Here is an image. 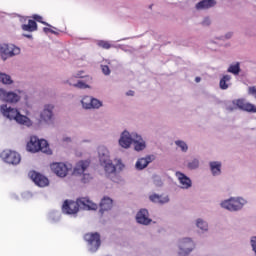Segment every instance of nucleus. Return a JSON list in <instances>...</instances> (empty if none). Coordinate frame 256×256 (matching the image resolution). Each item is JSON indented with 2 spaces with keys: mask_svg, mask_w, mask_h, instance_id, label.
Returning <instances> with one entry per match:
<instances>
[{
  "mask_svg": "<svg viewBox=\"0 0 256 256\" xmlns=\"http://www.w3.org/2000/svg\"><path fill=\"white\" fill-rule=\"evenodd\" d=\"M80 209H85L87 211H97V204L91 201L89 197H80L75 201L65 200L62 205V212L66 215H75Z\"/></svg>",
  "mask_w": 256,
  "mask_h": 256,
  "instance_id": "1",
  "label": "nucleus"
},
{
  "mask_svg": "<svg viewBox=\"0 0 256 256\" xmlns=\"http://www.w3.org/2000/svg\"><path fill=\"white\" fill-rule=\"evenodd\" d=\"M0 111L4 117L10 121H16L20 125H29V118L25 115H22L17 108H12L7 104H3L0 107Z\"/></svg>",
  "mask_w": 256,
  "mask_h": 256,
  "instance_id": "2",
  "label": "nucleus"
},
{
  "mask_svg": "<svg viewBox=\"0 0 256 256\" xmlns=\"http://www.w3.org/2000/svg\"><path fill=\"white\" fill-rule=\"evenodd\" d=\"M28 151L31 153H37L38 151H42V153H51L49 150V143L47 140H40L37 136H32L30 141L27 144Z\"/></svg>",
  "mask_w": 256,
  "mask_h": 256,
  "instance_id": "3",
  "label": "nucleus"
},
{
  "mask_svg": "<svg viewBox=\"0 0 256 256\" xmlns=\"http://www.w3.org/2000/svg\"><path fill=\"white\" fill-rule=\"evenodd\" d=\"M89 165H91V161L89 160H82L77 162L73 173L75 175H82L81 181L82 183H91L93 177L89 173H85L87 169H89Z\"/></svg>",
  "mask_w": 256,
  "mask_h": 256,
  "instance_id": "4",
  "label": "nucleus"
},
{
  "mask_svg": "<svg viewBox=\"0 0 256 256\" xmlns=\"http://www.w3.org/2000/svg\"><path fill=\"white\" fill-rule=\"evenodd\" d=\"M84 241H86L91 253H97L99 247H101V234L98 232L86 233L84 235Z\"/></svg>",
  "mask_w": 256,
  "mask_h": 256,
  "instance_id": "5",
  "label": "nucleus"
},
{
  "mask_svg": "<svg viewBox=\"0 0 256 256\" xmlns=\"http://www.w3.org/2000/svg\"><path fill=\"white\" fill-rule=\"evenodd\" d=\"M19 53H21V50L15 45L3 44L0 46V55L3 61L9 59V57H15Z\"/></svg>",
  "mask_w": 256,
  "mask_h": 256,
  "instance_id": "6",
  "label": "nucleus"
},
{
  "mask_svg": "<svg viewBox=\"0 0 256 256\" xmlns=\"http://www.w3.org/2000/svg\"><path fill=\"white\" fill-rule=\"evenodd\" d=\"M1 157L9 165H19L21 163V155L13 150H4Z\"/></svg>",
  "mask_w": 256,
  "mask_h": 256,
  "instance_id": "7",
  "label": "nucleus"
},
{
  "mask_svg": "<svg viewBox=\"0 0 256 256\" xmlns=\"http://www.w3.org/2000/svg\"><path fill=\"white\" fill-rule=\"evenodd\" d=\"M179 247H180V249H179L178 254L180 256H187L195 248V243H193V240H191L190 238H184L180 242Z\"/></svg>",
  "mask_w": 256,
  "mask_h": 256,
  "instance_id": "8",
  "label": "nucleus"
},
{
  "mask_svg": "<svg viewBox=\"0 0 256 256\" xmlns=\"http://www.w3.org/2000/svg\"><path fill=\"white\" fill-rule=\"evenodd\" d=\"M221 207H223V209H227L228 211H239V209H243V202H241L239 199L231 198L222 202Z\"/></svg>",
  "mask_w": 256,
  "mask_h": 256,
  "instance_id": "9",
  "label": "nucleus"
},
{
  "mask_svg": "<svg viewBox=\"0 0 256 256\" xmlns=\"http://www.w3.org/2000/svg\"><path fill=\"white\" fill-rule=\"evenodd\" d=\"M50 169L58 177H67V173H69V168H67V165L63 162L52 163Z\"/></svg>",
  "mask_w": 256,
  "mask_h": 256,
  "instance_id": "10",
  "label": "nucleus"
},
{
  "mask_svg": "<svg viewBox=\"0 0 256 256\" xmlns=\"http://www.w3.org/2000/svg\"><path fill=\"white\" fill-rule=\"evenodd\" d=\"M29 177L38 187H47L49 185V179L41 173L30 171Z\"/></svg>",
  "mask_w": 256,
  "mask_h": 256,
  "instance_id": "11",
  "label": "nucleus"
},
{
  "mask_svg": "<svg viewBox=\"0 0 256 256\" xmlns=\"http://www.w3.org/2000/svg\"><path fill=\"white\" fill-rule=\"evenodd\" d=\"M135 135L136 134H130L129 132L124 131L119 139L120 147H123L124 149H129L133 144V141L135 140Z\"/></svg>",
  "mask_w": 256,
  "mask_h": 256,
  "instance_id": "12",
  "label": "nucleus"
},
{
  "mask_svg": "<svg viewBox=\"0 0 256 256\" xmlns=\"http://www.w3.org/2000/svg\"><path fill=\"white\" fill-rule=\"evenodd\" d=\"M233 103L237 106L238 109H241L242 111H247L248 113H256L255 105L246 102L245 99H238Z\"/></svg>",
  "mask_w": 256,
  "mask_h": 256,
  "instance_id": "13",
  "label": "nucleus"
},
{
  "mask_svg": "<svg viewBox=\"0 0 256 256\" xmlns=\"http://www.w3.org/2000/svg\"><path fill=\"white\" fill-rule=\"evenodd\" d=\"M0 97L6 103H18V101L21 99V97L15 92H7L3 89H0Z\"/></svg>",
  "mask_w": 256,
  "mask_h": 256,
  "instance_id": "14",
  "label": "nucleus"
},
{
  "mask_svg": "<svg viewBox=\"0 0 256 256\" xmlns=\"http://www.w3.org/2000/svg\"><path fill=\"white\" fill-rule=\"evenodd\" d=\"M136 221L140 223V225H149V223H151L149 211L147 209H141L136 215Z\"/></svg>",
  "mask_w": 256,
  "mask_h": 256,
  "instance_id": "15",
  "label": "nucleus"
},
{
  "mask_svg": "<svg viewBox=\"0 0 256 256\" xmlns=\"http://www.w3.org/2000/svg\"><path fill=\"white\" fill-rule=\"evenodd\" d=\"M215 5H217V1L215 0H202L196 4V9H198V11L211 9V7H215Z\"/></svg>",
  "mask_w": 256,
  "mask_h": 256,
  "instance_id": "16",
  "label": "nucleus"
},
{
  "mask_svg": "<svg viewBox=\"0 0 256 256\" xmlns=\"http://www.w3.org/2000/svg\"><path fill=\"white\" fill-rule=\"evenodd\" d=\"M41 119L46 122H49L51 119H53V105L45 106L41 113Z\"/></svg>",
  "mask_w": 256,
  "mask_h": 256,
  "instance_id": "17",
  "label": "nucleus"
},
{
  "mask_svg": "<svg viewBox=\"0 0 256 256\" xmlns=\"http://www.w3.org/2000/svg\"><path fill=\"white\" fill-rule=\"evenodd\" d=\"M176 176L179 179L182 189H189L191 187V179L181 172H177Z\"/></svg>",
  "mask_w": 256,
  "mask_h": 256,
  "instance_id": "18",
  "label": "nucleus"
},
{
  "mask_svg": "<svg viewBox=\"0 0 256 256\" xmlns=\"http://www.w3.org/2000/svg\"><path fill=\"white\" fill-rule=\"evenodd\" d=\"M150 201L152 203H158L159 205H163L165 203H169V196H163L159 194H152L149 196Z\"/></svg>",
  "mask_w": 256,
  "mask_h": 256,
  "instance_id": "19",
  "label": "nucleus"
},
{
  "mask_svg": "<svg viewBox=\"0 0 256 256\" xmlns=\"http://www.w3.org/2000/svg\"><path fill=\"white\" fill-rule=\"evenodd\" d=\"M98 155L101 163H107L109 161V150L105 146L98 148Z\"/></svg>",
  "mask_w": 256,
  "mask_h": 256,
  "instance_id": "20",
  "label": "nucleus"
},
{
  "mask_svg": "<svg viewBox=\"0 0 256 256\" xmlns=\"http://www.w3.org/2000/svg\"><path fill=\"white\" fill-rule=\"evenodd\" d=\"M133 143H134L135 151H143V149H145V147H146V144L143 141V138H141V136H139L137 134L134 136Z\"/></svg>",
  "mask_w": 256,
  "mask_h": 256,
  "instance_id": "21",
  "label": "nucleus"
},
{
  "mask_svg": "<svg viewBox=\"0 0 256 256\" xmlns=\"http://www.w3.org/2000/svg\"><path fill=\"white\" fill-rule=\"evenodd\" d=\"M113 207V200L109 197H104L100 202L101 211H109Z\"/></svg>",
  "mask_w": 256,
  "mask_h": 256,
  "instance_id": "22",
  "label": "nucleus"
},
{
  "mask_svg": "<svg viewBox=\"0 0 256 256\" xmlns=\"http://www.w3.org/2000/svg\"><path fill=\"white\" fill-rule=\"evenodd\" d=\"M151 161H152L151 156L138 159V161L136 162V169H138L139 171L145 169V167H147V165H149Z\"/></svg>",
  "mask_w": 256,
  "mask_h": 256,
  "instance_id": "23",
  "label": "nucleus"
},
{
  "mask_svg": "<svg viewBox=\"0 0 256 256\" xmlns=\"http://www.w3.org/2000/svg\"><path fill=\"white\" fill-rule=\"evenodd\" d=\"M22 30L30 33L37 31V22H35V20H29L28 24L22 25Z\"/></svg>",
  "mask_w": 256,
  "mask_h": 256,
  "instance_id": "24",
  "label": "nucleus"
},
{
  "mask_svg": "<svg viewBox=\"0 0 256 256\" xmlns=\"http://www.w3.org/2000/svg\"><path fill=\"white\" fill-rule=\"evenodd\" d=\"M212 175H221V162H210Z\"/></svg>",
  "mask_w": 256,
  "mask_h": 256,
  "instance_id": "25",
  "label": "nucleus"
},
{
  "mask_svg": "<svg viewBox=\"0 0 256 256\" xmlns=\"http://www.w3.org/2000/svg\"><path fill=\"white\" fill-rule=\"evenodd\" d=\"M231 81V76L230 75H224L222 79L220 80V89H229V83Z\"/></svg>",
  "mask_w": 256,
  "mask_h": 256,
  "instance_id": "26",
  "label": "nucleus"
},
{
  "mask_svg": "<svg viewBox=\"0 0 256 256\" xmlns=\"http://www.w3.org/2000/svg\"><path fill=\"white\" fill-rule=\"evenodd\" d=\"M227 71L228 73H232L233 75H239V73L241 72L240 64H231Z\"/></svg>",
  "mask_w": 256,
  "mask_h": 256,
  "instance_id": "27",
  "label": "nucleus"
},
{
  "mask_svg": "<svg viewBox=\"0 0 256 256\" xmlns=\"http://www.w3.org/2000/svg\"><path fill=\"white\" fill-rule=\"evenodd\" d=\"M0 83H4V85H11L13 80H11V76L0 72Z\"/></svg>",
  "mask_w": 256,
  "mask_h": 256,
  "instance_id": "28",
  "label": "nucleus"
},
{
  "mask_svg": "<svg viewBox=\"0 0 256 256\" xmlns=\"http://www.w3.org/2000/svg\"><path fill=\"white\" fill-rule=\"evenodd\" d=\"M105 164V171L108 175H111V173H115V171H117V168L115 167V165H113V163L106 161Z\"/></svg>",
  "mask_w": 256,
  "mask_h": 256,
  "instance_id": "29",
  "label": "nucleus"
},
{
  "mask_svg": "<svg viewBox=\"0 0 256 256\" xmlns=\"http://www.w3.org/2000/svg\"><path fill=\"white\" fill-rule=\"evenodd\" d=\"M91 101L92 98L90 96H85L81 101L82 107H84V109H91Z\"/></svg>",
  "mask_w": 256,
  "mask_h": 256,
  "instance_id": "30",
  "label": "nucleus"
},
{
  "mask_svg": "<svg viewBox=\"0 0 256 256\" xmlns=\"http://www.w3.org/2000/svg\"><path fill=\"white\" fill-rule=\"evenodd\" d=\"M90 105L91 109H99V107L103 106V103L99 101L97 98H92Z\"/></svg>",
  "mask_w": 256,
  "mask_h": 256,
  "instance_id": "31",
  "label": "nucleus"
},
{
  "mask_svg": "<svg viewBox=\"0 0 256 256\" xmlns=\"http://www.w3.org/2000/svg\"><path fill=\"white\" fill-rule=\"evenodd\" d=\"M175 144L177 145V147H180L181 151H183L184 153L187 152V150L189 149L187 143L181 140L176 141Z\"/></svg>",
  "mask_w": 256,
  "mask_h": 256,
  "instance_id": "32",
  "label": "nucleus"
},
{
  "mask_svg": "<svg viewBox=\"0 0 256 256\" xmlns=\"http://www.w3.org/2000/svg\"><path fill=\"white\" fill-rule=\"evenodd\" d=\"M196 225L202 231H207V222L203 221L202 219H198Z\"/></svg>",
  "mask_w": 256,
  "mask_h": 256,
  "instance_id": "33",
  "label": "nucleus"
},
{
  "mask_svg": "<svg viewBox=\"0 0 256 256\" xmlns=\"http://www.w3.org/2000/svg\"><path fill=\"white\" fill-rule=\"evenodd\" d=\"M98 47H101L102 49H109L111 47V43H109V41L100 40L98 42Z\"/></svg>",
  "mask_w": 256,
  "mask_h": 256,
  "instance_id": "34",
  "label": "nucleus"
},
{
  "mask_svg": "<svg viewBox=\"0 0 256 256\" xmlns=\"http://www.w3.org/2000/svg\"><path fill=\"white\" fill-rule=\"evenodd\" d=\"M77 89H89V85L85 84L83 81H78L76 84H74Z\"/></svg>",
  "mask_w": 256,
  "mask_h": 256,
  "instance_id": "35",
  "label": "nucleus"
},
{
  "mask_svg": "<svg viewBox=\"0 0 256 256\" xmlns=\"http://www.w3.org/2000/svg\"><path fill=\"white\" fill-rule=\"evenodd\" d=\"M188 167L190 169H197V167H199V160L194 159L191 162L188 163Z\"/></svg>",
  "mask_w": 256,
  "mask_h": 256,
  "instance_id": "36",
  "label": "nucleus"
},
{
  "mask_svg": "<svg viewBox=\"0 0 256 256\" xmlns=\"http://www.w3.org/2000/svg\"><path fill=\"white\" fill-rule=\"evenodd\" d=\"M33 19H34V21H37L38 23H42V25H49V24H47V22L43 21V17H41L37 14H35L33 16Z\"/></svg>",
  "mask_w": 256,
  "mask_h": 256,
  "instance_id": "37",
  "label": "nucleus"
},
{
  "mask_svg": "<svg viewBox=\"0 0 256 256\" xmlns=\"http://www.w3.org/2000/svg\"><path fill=\"white\" fill-rule=\"evenodd\" d=\"M101 69H102V73H104V75H111V69L109 68V66L102 65Z\"/></svg>",
  "mask_w": 256,
  "mask_h": 256,
  "instance_id": "38",
  "label": "nucleus"
},
{
  "mask_svg": "<svg viewBox=\"0 0 256 256\" xmlns=\"http://www.w3.org/2000/svg\"><path fill=\"white\" fill-rule=\"evenodd\" d=\"M249 95H253L256 99V86H251L248 88Z\"/></svg>",
  "mask_w": 256,
  "mask_h": 256,
  "instance_id": "39",
  "label": "nucleus"
},
{
  "mask_svg": "<svg viewBox=\"0 0 256 256\" xmlns=\"http://www.w3.org/2000/svg\"><path fill=\"white\" fill-rule=\"evenodd\" d=\"M202 25L204 26H208V25H211V19L209 18H205L202 22Z\"/></svg>",
  "mask_w": 256,
  "mask_h": 256,
  "instance_id": "40",
  "label": "nucleus"
},
{
  "mask_svg": "<svg viewBox=\"0 0 256 256\" xmlns=\"http://www.w3.org/2000/svg\"><path fill=\"white\" fill-rule=\"evenodd\" d=\"M126 95H128V97H133V95H135V92L133 90H129Z\"/></svg>",
  "mask_w": 256,
  "mask_h": 256,
  "instance_id": "41",
  "label": "nucleus"
},
{
  "mask_svg": "<svg viewBox=\"0 0 256 256\" xmlns=\"http://www.w3.org/2000/svg\"><path fill=\"white\" fill-rule=\"evenodd\" d=\"M44 33H50L51 28L44 27L43 28Z\"/></svg>",
  "mask_w": 256,
  "mask_h": 256,
  "instance_id": "42",
  "label": "nucleus"
},
{
  "mask_svg": "<svg viewBox=\"0 0 256 256\" xmlns=\"http://www.w3.org/2000/svg\"><path fill=\"white\" fill-rule=\"evenodd\" d=\"M195 81H196V83H200L201 82V77H196Z\"/></svg>",
  "mask_w": 256,
  "mask_h": 256,
  "instance_id": "43",
  "label": "nucleus"
},
{
  "mask_svg": "<svg viewBox=\"0 0 256 256\" xmlns=\"http://www.w3.org/2000/svg\"><path fill=\"white\" fill-rule=\"evenodd\" d=\"M82 73H83V72H80V73L77 75V77H79V78L85 77Z\"/></svg>",
  "mask_w": 256,
  "mask_h": 256,
  "instance_id": "44",
  "label": "nucleus"
},
{
  "mask_svg": "<svg viewBox=\"0 0 256 256\" xmlns=\"http://www.w3.org/2000/svg\"><path fill=\"white\" fill-rule=\"evenodd\" d=\"M156 185L161 186V185H163V182L162 181H157Z\"/></svg>",
  "mask_w": 256,
  "mask_h": 256,
  "instance_id": "45",
  "label": "nucleus"
},
{
  "mask_svg": "<svg viewBox=\"0 0 256 256\" xmlns=\"http://www.w3.org/2000/svg\"><path fill=\"white\" fill-rule=\"evenodd\" d=\"M64 141H71V138H66L64 139Z\"/></svg>",
  "mask_w": 256,
  "mask_h": 256,
  "instance_id": "46",
  "label": "nucleus"
},
{
  "mask_svg": "<svg viewBox=\"0 0 256 256\" xmlns=\"http://www.w3.org/2000/svg\"><path fill=\"white\" fill-rule=\"evenodd\" d=\"M25 37H28V39H31V35H25Z\"/></svg>",
  "mask_w": 256,
  "mask_h": 256,
  "instance_id": "47",
  "label": "nucleus"
},
{
  "mask_svg": "<svg viewBox=\"0 0 256 256\" xmlns=\"http://www.w3.org/2000/svg\"><path fill=\"white\" fill-rule=\"evenodd\" d=\"M50 33H54V34H55V31H53V30L51 29Z\"/></svg>",
  "mask_w": 256,
  "mask_h": 256,
  "instance_id": "48",
  "label": "nucleus"
}]
</instances>
